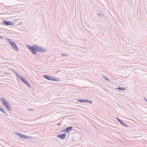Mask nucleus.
I'll return each mask as SVG.
<instances>
[{
    "label": "nucleus",
    "mask_w": 147,
    "mask_h": 147,
    "mask_svg": "<svg viewBox=\"0 0 147 147\" xmlns=\"http://www.w3.org/2000/svg\"><path fill=\"white\" fill-rule=\"evenodd\" d=\"M117 89L120 90L125 91L126 90V88L124 87H119L117 88Z\"/></svg>",
    "instance_id": "ddd939ff"
},
{
    "label": "nucleus",
    "mask_w": 147,
    "mask_h": 147,
    "mask_svg": "<svg viewBox=\"0 0 147 147\" xmlns=\"http://www.w3.org/2000/svg\"><path fill=\"white\" fill-rule=\"evenodd\" d=\"M16 74V76L18 77L19 79L20 80L21 79V78H22V77H21L16 72L15 73Z\"/></svg>",
    "instance_id": "4468645a"
},
{
    "label": "nucleus",
    "mask_w": 147,
    "mask_h": 147,
    "mask_svg": "<svg viewBox=\"0 0 147 147\" xmlns=\"http://www.w3.org/2000/svg\"><path fill=\"white\" fill-rule=\"evenodd\" d=\"M11 71H13L14 73H15L16 72L14 69H11Z\"/></svg>",
    "instance_id": "5701e85b"
},
{
    "label": "nucleus",
    "mask_w": 147,
    "mask_h": 147,
    "mask_svg": "<svg viewBox=\"0 0 147 147\" xmlns=\"http://www.w3.org/2000/svg\"><path fill=\"white\" fill-rule=\"evenodd\" d=\"M101 16V17H104V15L101 12H100L99 13Z\"/></svg>",
    "instance_id": "aec40b11"
},
{
    "label": "nucleus",
    "mask_w": 147,
    "mask_h": 147,
    "mask_svg": "<svg viewBox=\"0 0 147 147\" xmlns=\"http://www.w3.org/2000/svg\"><path fill=\"white\" fill-rule=\"evenodd\" d=\"M61 123H58L57 124V125H59H59H61Z\"/></svg>",
    "instance_id": "bb28decb"
},
{
    "label": "nucleus",
    "mask_w": 147,
    "mask_h": 147,
    "mask_svg": "<svg viewBox=\"0 0 147 147\" xmlns=\"http://www.w3.org/2000/svg\"><path fill=\"white\" fill-rule=\"evenodd\" d=\"M3 24L5 25H12L14 24V23L8 21H4L2 22Z\"/></svg>",
    "instance_id": "423d86ee"
},
{
    "label": "nucleus",
    "mask_w": 147,
    "mask_h": 147,
    "mask_svg": "<svg viewBox=\"0 0 147 147\" xmlns=\"http://www.w3.org/2000/svg\"><path fill=\"white\" fill-rule=\"evenodd\" d=\"M78 101L80 102H84V99L81 100V99H77Z\"/></svg>",
    "instance_id": "2eb2a0df"
},
{
    "label": "nucleus",
    "mask_w": 147,
    "mask_h": 147,
    "mask_svg": "<svg viewBox=\"0 0 147 147\" xmlns=\"http://www.w3.org/2000/svg\"><path fill=\"white\" fill-rule=\"evenodd\" d=\"M88 100H86V99H85L84 100V102H88Z\"/></svg>",
    "instance_id": "4be33fe9"
},
{
    "label": "nucleus",
    "mask_w": 147,
    "mask_h": 147,
    "mask_svg": "<svg viewBox=\"0 0 147 147\" xmlns=\"http://www.w3.org/2000/svg\"><path fill=\"white\" fill-rule=\"evenodd\" d=\"M28 110L30 111H32L33 110H34V109H28Z\"/></svg>",
    "instance_id": "b1692460"
},
{
    "label": "nucleus",
    "mask_w": 147,
    "mask_h": 147,
    "mask_svg": "<svg viewBox=\"0 0 147 147\" xmlns=\"http://www.w3.org/2000/svg\"><path fill=\"white\" fill-rule=\"evenodd\" d=\"M66 134L63 133L58 135L57 136V137L61 139H65L66 138Z\"/></svg>",
    "instance_id": "0eeeda50"
},
{
    "label": "nucleus",
    "mask_w": 147,
    "mask_h": 147,
    "mask_svg": "<svg viewBox=\"0 0 147 147\" xmlns=\"http://www.w3.org/2000/svg\"><path fill=\"white\" fill-rule=\"evenodd\" d=\"M116 119L122 125L127 127H128L127 125L124 123L119 118L117 117Z\"/></svg>",
    "instance_id": "9d476101"
},
{
    "label": "nucleus",
    "mask_w": 147,
    "mask_h": 147,
    "mask_svg": "<svg viewBox=\"0 0 147 147\" xmlns=\"http://www.w3.org/2000/svg\"><path fill=\"white\" fill-rule=\"evenodd\" d=\"M43 77L48 80H52V81H56V80L53 77H52V76H51L49 75H44L43 76Z\"/></svg>",
    "instance_id": "39448f33"
},
{
    "label": "nucleus",
    "mask_w": 147,
    "mask_h": 147,
    "mask_svg": "<svg viewBox=\"0 0 147 147\" xmlns=\"http://www.w3.org/2000/svg\"><path fill=\"white\" fill-rule=\"evenodd\" d=\"M5 39H6V40L7 42H8V43H9V42L10 41H11L10 39L9 38H5Z\"/></svg>",
    "instance_id": "dca6fc26"
},
{
    "label": "nucleus",
    "mask_w": 147,
    "mask_h": 147,
    "mask_svg": "<svg viewBox=\"0 0 147 147\" xmlns=\"http://www.w3.org/2000/svg\"><path fill=\"white\" fill-rule=\"evenodd\" d=\"M24 83L29 87H31L30 85L28 82L23 78H21L20 80Z\"/></svg>",
    "instance_id": "1a4fd4ad"
},
{
    "label": "nucleus",
    "mask_w": 147,
    "mask_h": 147,
    "mask_svg": "<svg viewBox=\"0 0 147 147\" xmlns=\"http://www.w3.org/2000/svg\"><path fill=\"white\" fill-rule=\"evenodd\" d=\"M26 46L33 54L36 55V54L37 45H33L30 46L29 45H26Z\"/></svg>",
    "instance_id": "f03ea898"
},
{
    "label": "nucleus",
    "mask_w": 147,
    "mask_h": 147,
    "mask_svg": "<svg viewBox=\"0 0 147 147\" xmlns=\"http://www.w3.org/2000/svg\"><path fill=\"white\" fill-rule=\"evenodd\" d=\"M47 49H44L42 47H41L39 45H37L36 47V51L38 52H42V53H45L47 51Z\"/></svg>",
    "instance_id": "20e7f679"
},
{
    "label": "nucleus",
    "mask_w": 147,
    "mask_h": 147,
    "mask_svg": "<svg viewBox=\"0 0 147 147\" xmlns=\"http://www.w3.org/2000/svg\"><path fill=\"white\" fill-rule=\"evenodd\" d=\"M9 44L12 46L14 50L16 51H18L19 50V49L17 45L14 41H10L9 42Z\"/></svg>",
    "instance_id": "7ed1b4c3"
},
{
    "label": "nucleus",
    "mask_w": 147,
    "mask_h": 147,
    "mask_svg": "<svg viewBox=\"0 0 147 147\" xmlns=\"http://www.w3.org/2000/svg\"><path fill=\"white\" fill-rule=\"evenodd\" d=\"M103 78H104V80H107V81H109V80L105 76H104Z\"/></svg>",
    "instance_id": "f3484780"
},
{
    "label": "nucleus",
    "mask_w": 147,
    "mask_h": 147,
    "mask_svg": "<svg viewBox=\"0 0 147 147\" xmlns=\"http://www.w3.org/2000/svg\"><path fill=\"white\" fill-rule=\"evenodd\" d=\"M61 55L62 56H68V55L66 54H65V53H62L61 54Z\"/></svg>",
    "instance_id": "a211bd4d"
},
{
    "label": "nucleus",
    "mask_w": 147,
    "mask_h": 147,
    "mask_svg": "<svg viewBox=\"0 0 147 147\" xmlns=\"http://www.w3.org/2000/svg\"><path fill=\"white\" fill-rule=\"evenodd\" d=\"M0 100L2 102L3 105L9 111H11L12 108L9 106V103L3 97H1Z\"/></svg>",
    "instance_id": "f257e3e1"
},
{
    "label": "nucleus",
    "mask_w": 147,
    "mask_h": 147,
    "mask_svg": "<svg viewBox=\"0 0 147 147\" xmlns=\"http://www.w3.org/2000/svg\"><path fill=\"white\" fill-rule=\"evenodd\" d=\"M0 111L3 114H5L6 115L8 116V115L6 113V112L5 111L3 108L1 106V107H0Z\"/></svg>",
    "instance_id": "f8f14e48"
},
{
    "label": "nucleus",
    "mask_w": 147,
    "mask_h": 147,
    "mask_svg": "<svg viewBox=\"0 0 147 147\" xmlns=\"http://www.w3.org/2000/svg\"><path fill=\"white\" fill-rule=\"evenodd\" d=\"M16 134L19 137L24 138V139H26L27 138V136H26V135L22 134L20 133H19L18 132H16Z\"/></svg>",
    "instance_id": "6e6552de"
},
{
    "label": "nucleus",
    "mask_w": 147,
    "mask_h": 147,
    "mask_svg": "<svg viewBox=\"0 0 147 147\" xmlns=\"http://www.w3.org/2000/svg\"><path fill=\"white\" fill-rule=\"evenodd\" d=\"M0 38H1L2 40H3V38L1 36H0Z\"/></svg>",
    "instance_id": "393cba45"
},
{
    "label": "nucleus",
    "mask_w": 147,
    "mask_h": 147,
    "mask_svg": "<svg viewBox=\"0 0 147 147\" xmlns=\"http://www.w3.org/2000/svg\"><path fill=\"white\" fill-rule=\"evenodd\" d=\"M88 103L90 104H91L92 103V101L90 100H88Z\"/></svg>",
    "instance_id": "6ab92c4d"
},
{
    "label": "nucleus",
    "mask_w": 147,
    "mask_h": 147,
    "mask_svg": "<svg viewBox=\"0 0 147 147\" xmlns=\"http://www.w3.org/2000/svg\"><path fill=\"white\" fill-rule=\"evenodd\" d=\"M73 128V127L71 126H70L67 127L64 130V131L66 133L68 132L71 131Z\"/></svg>",
    "instance_id": "9b49d317"
},
{
    "label": "nucleus",
    "mask_w": 147,
    "mask_h": 147,
    "mask_svg": "<svg viewBox=\"0 0 147 147\" xmlns=\"http://www.w3.org/2000/svg\"><path fill=\"white\" fill-rule=\"evenodd\" d=\"M144 99L147 102V99L145 98H144Z\"/></svg>",
    "instance_id": "a878e982"
},
{
    "label": "nucleus",
    "mask_w": 147,
    "mask_h": 147,
    "mask_svg": "<svg viewBox=\"0 0 147 147\" xmlns=\"http://www.w3.org/2000/svg\"><path fill=\"white\" fill-rule=\"evenodd\" d=\"M97 16H98V17H102L101 16V15L100 14V13H97Z\"/></svg>",
    "instance_id": "412c9836"
}]
</instances>
